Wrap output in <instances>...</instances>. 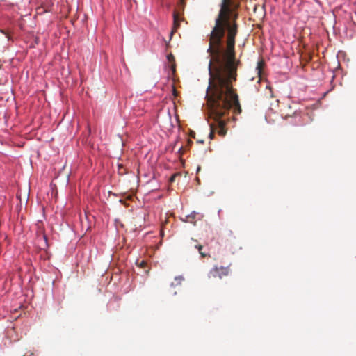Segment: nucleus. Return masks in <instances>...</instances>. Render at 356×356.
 Here are the masks:
<instances>
[{"mask_svg":"<svg viewBox=\"0 0 356 356\" xmlns=\"http://www.w3.org/2000/svg\"><path fill=\"white\" fill-rule=\"evenodd\" d=\"M239 5L233 0H222L215 26L209 35L207 49L211 57L209 70L227 72L234 79L237 76L234 45L238 33L236 20Z\"/></svg>","mask_w":356,"mask_h":356,"instance_id":"nucleus-1","label":"nucleus"},{"mask_svg":"<svg viewBox=\"0 0 356 356\" xmlns=\"http://www.w3.org/2000/svg\"><path fill=\"white\" fill-rule=\"evenodd\" d=\"M209 80L207 89L206 99L209 117L213 120L210 124L209 138L213 139L214 134L223 137L227 134L226 125L231 118L230 110L234 114L242 111L238 95L233 88L232 82L236 81L231 74L217 70H209Z\"/></svg>","mask_w":356,"mask_h":356,"instance_id":"nucleus-2","label":"nucleus"},{"mask_svg":"<svg viewBox=\"0 0 356 356\" xmlns=\"http://www.w3.org/2000/svg\"><path fill=\"white\" fill-rule=\"evenodd\" d=\"M230 268L229 266H214L209 272L208 277H218L222 279L223 277H226L229 274Z\"/></svg>","mask_w":356,"mask_h":356,"instance_id":"nucleus-3","label":"nucleus"},{"mask_svg":"<svg viewBox=\"0 0 356 356\" xmlns=\"http://www.w3.org/2000/svg\"><path fill=\"white\" fill-rule=\"evenodd\" d=\"M181 21V19L179 17V14L175 10L173 12V27L170 32V38H172V35L177 31V30L180 26V22Z\"/></svg>","mask_w":356,"mask_h":356,"instance_id":"nucleus-4","label":"nucleus"},{"mask_svg":"<svg viewBox=\"0 0 356 356\" xmlns=\"http://www.w3.org/2000/svg\"><path fill=\"white\" fill-rule=\"evenodd\" d=\"M184 280V278L182 276L175 277L174 282L171 283V286H180Z\"/></svg>","mask_w":356,"mask_h":356,"instance_id":"nucleus-5","label":"nucleus"},{"mask_svg":"<svg viewBox=\"0 0 356 356\" xmlns=\"http://www.w3.org/2000/svg\"><path fill=\"white\" fill-rule=\"evenodd\" d=\"M194 247L198 250L199 253H200V254L201 255V257L202 258H204V257H209V255L207 253H206V252L202 251V249H203L202 245H195Z\"/></svg>","mask_w":356,"mask_h":356,"instance_id":"nucleus-6","label":"nucleus"},{"mask_svg":"<svg viewBox=\"0 0 356 356\" xmlns=\"http://www.w3.org/2000/svg\"><path fill=\"white\" fill-rule=\"evenodd\" d=\"M195 216H196L195 213H191L186 217V219L185 221L188 222L193 223L194 225H195V222L193 221Z\"/></svg>","mask_w":356,"mask_h":356,"instance_id":"nucleus-7","label":"nucleus"},{"mask_svg":"<svg viewBox=\"0 0 356 356\" xmlns=\"http://www.w3.org/2000/svg\"><path fill=\"white\" fill-rule=\"evenodd\" d=\"M264 67V62L262 60L259 61L257 63V66L256 70H257L258 75L261 77V71Z\"/></svg>","mask_w":356,"mask_h":356,"instance_id":"nucleus-8","label":"nucleus"},{"mask_svg":"<svg viewBox=\"0 0 356 356\" xmlns=\"http://www.w3.org/2000/svg\"><path fill=\"white\" fill-rule=\"evenodd\" d=\"M136 264H137L139 267H140V268H146V267H147V261H145V260H142V261H136Z\"/></svg>","mask_w":356,"mask_h":356,"instance_id":"nucleus-9","label":"nucleus"},{"mask_svg":"<svg viewBox=\"0 0 356 356\" xmlns=\"http://www.w3.org/2000/svg\"><path fill=\"white\" fill-rule=\"evenodd\" d=\"M185 5H186V0H179V7L180 9H181L183 10L184 9Z\"/></svg>","mask_w":356,"mask_h":356,"instance_id":"nucleus-10","label":"nucleus"},{"mask_svg":"<svg viewBox=\"0 0 356 356\" xmlns=\"http://www.w3.org/2000/svg\"><path fill=\"white\" fill-rule=\"evenodd\" d=\"M167 58L170 63L175 62V57L172 54L168 55Z\"/></svg>","mask_w":356,"mask_h":356,"instance_id":"nucleus-11","label":"nucleus"},{"mask_svg":"<svg viewBox=\"0 0 356 356\" xmlns=\"http://www.w3.org/2000/svg\"><path fill=\"white\" fill-rule=\"evenodd\" d=\"M266 88L269 90V93H270L269 95H270V97L271 98L273 97V92H272V88L270 87V86H267Z\"/></svg>","mask_w":356,"mask_h":356,"instance_id":"nucleus-12","label":"nucleus"},{"mask_svg":"<svg viewBox=\"0 0 356 356\" xmlns=\"http://www.w3.org/2000/svg\"><path fill=\"white\" fill-rule=\"evenodd\" d=\"M176 176H177V175H176V174H175V175H173L172 176H171V177H170V182H173V181H175V179Z\"/></svg>","mask_w":356,"mask_h":356,"instance_id":"nucleus-13","label":"nucleus"},{"mask_svg":"<svg viewBox=\"0 0 356 356\" xmlns=\"http://www.w3.org/2000/svg\"><path fill=\"white\" fill-rule=\"evenodd\" d=\"M172 91H173V95H174V96H177V90H176V89L175 88V87H174V86L172 87Z\"/></svg>","mask_w":356,"mask_h":356,"instance_id":"nucleus-14","label":"nucleus"},{"mask_svg":"<svg viewBox=\"0 0 356 356\" xmlns=\"http://www.w3.org/2000/svg\"><path fill=\"white\" fill-rule=\"evenodd\" d=\"M197 172L200 171V167H198V168H197Z\"/></svg>","mask_w":356,"mask_h":356,"instance_id":"nucleus-15","label":"nucleus"},{"mask_svg":"<svg viewBox=\"0 0 356 356\" xmlns=\"http://www.w3.org/2000/svg\"><path fill=\"white\" fill-rule=\"evenodd\" d=\"M172 70H173V71L175 70V66H172Z\"/></svg>","mask_w":356,"mask_h":356,"instance_id":"nucleus-16","label":"nucleus"}]
</instances>
